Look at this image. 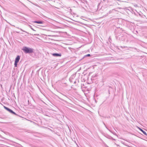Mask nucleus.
Listing matches in <instances>:
<instances>
[{
	"label": "nucleus",
	"instance_id": "f257e3e1",
	"mask_svg": "<svg viewBox=\"0 0 147 147\" xmlns=\"http://www.w3.org/2000/svg\"><path fill=\"white\" fill-rule=\"evenodd\" d=\"M22 50L26 53H31L33 52V49L31 48H29L26 47H24Z\"/></svg>",
	"mask_w": 147,
	"mask_h": 147
},
{
	"label": "nucleus",
	"instance_id": "f03ea898",
	"mask_svg": "<svg viewBox=\"0 0 147 147\" xmlns=\"http://www.w3.org/2000/svg\"><path fill=\"white\" fill-rule=\"evenodd\" d=\"M20 59V57L19 56H18L16 58L15 60L14 65L16 67H17V63L19 62Z\"/></svg>",
	"mask_w": 147,
	"mask_h": 147
},
{
	"label": "nucleus",
	"instance_id": "7ed1b4c3",
	"mask_svg": "<svg viewBox=\"0 0 147 147\" xmlns=\"http://www.w3.org/2000/svg\"><path fill=\"white\" fill-rule=\"evenodd\" d=\"M4 108L6 109V110H7V111H9L11 113H14L11 109H9L7 108V107H5V106H4Z\"/></svg>",
	"mask_w": 147,
	"mask_h": 147
},
{
	"label": "nucleus",
	"instance_id": "20e7f679",
	"mask_svg": "<svg viewBox=\"0 0 147 147\" xmlns=\"http://www.w3.org/2000/svg\"><path fill=\"white\" fill-rule=\"evenodd\" d=\"M52 55L53 56L55 57H61V54L58 53H53Z\"/></svg>",
	"mask_w": 147,
	"mask_h": 147
},
{
	"label": "nucleus",
	"instance_id": "39448f33",
	"mask_svg": "<svg viewBox=\"0 0 147 147\" xmlns=\"http://www.w3.org/2000/svg\"><path fill=\"white\" fill-rule=\"evenodd\" d=\"M139 129L141 131H142L143 133L145 135H147V134L146 133V132L145 131H143L142 129L141 128H139Z\"/></svg>",
	"mask_w": 147,
	"mask_h": 147
},
{
	"label": "nucleus",
	"instance_id": "423d86ee",
	"mask_svg": "<svg viewBox=\"0 0 147 147\" xmlns=\"http://www.w3.org/2000/svg\"><path fill=\"white\" fill-rule=\"evenodd\" d=\"M34 23H36L38 24H42L43 23V22L42 21H35L34 22Z\"/></svg>",
	"mask_w": 147,
	"mask_h": 147
},
{
	"label": "nucleus",
	"instance_id": "0eeeda50",
	"mask_svg": "<svg viewBox=\"0 0 147 147\" xmlns=\"http://www.w3.org/2000/svg\"><path fill=\"white\" fill-rule=\"evenodd\" d=\"M90 56V54H88L85 56V57H89Z\"/></svg>",
	"mask_w": 147,
	"mask_h": 147
}]
</instances>
